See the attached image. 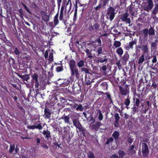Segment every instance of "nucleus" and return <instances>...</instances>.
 Here are the masks:
<instances>
[{
  "instance_id": "41",
  "label": "nucleus",
  "mask_w": 158,
  "mask_h": 158,
  "mask_svg": "<svg viewBox=\"0 0 158 158\" xmlns=\"http://www.w3.org/2000/svg\"><path fill=\"white\" fill-rule=\"evenodd\" d=\"M77 65L79 68H83L84 65V62L83 60H81L77 63Z\"/></svg>"
},
{
  "instance_id": "9",
  "label": "nucleus",
  "mask_w": 158,
  "mask_h": 158,
  "mask_svg": "<svg viewBox=\"0 0 158 158\" xmlns=\"http://www.w3.org/2000/svg\"><path fill=\"white\" fill-rule=\"evenodd\" d=\"M42 20L44 22H47L49 20V15H47V13L43 11L40 13Z\"/></svg>"
},
{
  "instance_id": "30",
  "label": "nucleus",
  "mask_w": 158,
  "mask_h": 158,
  "mask_svg": "<svg viewBox=\"0 0 158 158\" xmlns=\"http://www.w3.org/2000/svg\"><path fill=\"white\" fill-rule=\"evenodd\" d=\"M92 51V50H90L89 49L87 48H86L85 50V52L86 53L88 58H91L93 57L92 54L91 53Z\"/></svg>"
},
{
  "instance_id": "4",
  "label": "nucleus",
  "mask_w": 158,
  "mask_h": 158,
  "mask_svg": "<svg viewBox=\"0 0 158 158\" xmlns=\"http://www.w3.org/2000/svg\"><path fill=\"white\" fill-rule=\"evenodd\" d=\"M137 44V40L135 39L133 40L132 39L131 41L130 42L129 44L124 46V48L127 51H129L130 49H132L133 48V45H136Z\"/></svg>"
},
{
  "instance_id": "60",
  "label": "nucleus",
  "mask_w": 158,
  "mask_h": 158,
  "mask_svg": "<svg viewBox=\"0 0 158 158\" xmlns=\"http://www.w3.org/2000/svg\"><path fill=\"white\" fill-rule=\"evenodd\" d=\"M133 8L134 7H132L131 6H130L129 8V11L131 13L132 15H133L135 14V12L133 10Z\"/></svg>"
},
{
  "instance_id": "54",
  "label": "nucleus",
  "mask_w": 158,
  "mask_h": 158,
  "mask_svg": "<svg viewBox=\"0 0 158 158\" xmlns=\"http://www.w3.org/2000/svg\"><path fill=\"white\" fill-rule=\"evenodd\" d=\"M133 140V139L131 138V136H128L127 137V141L129 144L130 145Z\"/></svg>"
},
{
  "instance_id": "5",
  "label": "nucleus",
  "mask_w": 158,
  "mask_h": 158,
  "mask_svg": "<svg viewBox=\"0 0 158 158\" xmlns=\"http://www.w3.org/2000/svg\"><path fill=\"white\" fill-rule=\"evenodd\" d=\"M109 0H100V3L98 6L94 7V9L95 11L99 10L102 7H104L108 4Z\"/></svg>"
},
{
  "instance_id": "56",
  "label": "nucleus",
  "mask_w": 158,
  "mask_h": 158,
  "mask_svg": "<svg viewBox=\"0 0 158 158\" xmlns=\"http://www.w3.org/2000/svg\"><path fill=\"white\" fill-rule=\"evenodd\" d=\"M142 46V44L138 45H136L135 47V49L136 51V52H137L139 51V49H141Z\"/></svg>"
},
{
  "instance_id": "7",
  "label": "nucleus",
  "mask_w": 158,
  "mask_h": 158,
  "mask_svg": "<svg viewBox=\"0 0 158 158\" xmlns=\"http://www.w3.org/2000/svg\"><path fill=\"white\" fill-rule=\"evenodd\" d=\"M147 3L148 4L144 7V9L148 12L152 8L153 6V3L152 0H147Z\"/></svg>"
},
{
  "instance_id": "3",
  "label": "nucleus",
  "mask_w": 158,
  "mask_h": 158,
  "mask_svg": "<svg viewBox=\"0 0 158 158\" xmlns=\"http://www.w3.org/2000/svg\"><path fill=\"white\" fill-rule=\"evenodd\" d=\"M142 152L143 157H147L149 153V150L147 144L145 143H142Z\"/></svg>"
},
{
  "instance_id": "13",
  "label": "nucleus",
  "mask_w": 158,
  "mask_h": 158,
  "mask_svg": "<svg viewBox=\"0 0 158 158\" xmlns=\"http://www.w3.org/2000/svg\"><path fill=\"white\" fill-rule=\"evenodd\" d=\"M70 70L71 76H75L77 79L78 78L79 75L78 68L76 67V68H74V69H73Z\"/></svg>"
},
{
  "instance_id": "39",
  "label": "nucleus",
  "mask_w": 158,
  "mask_h": 158,
  "mask_svg": "<svg viewBox=\"0 0 158 158\" xmlns=\"http://www.w3.org/2000/svg\"><path fill=\"white\" fill-rule=\"evenodd\" d=\"M104 95H106L107 96V98L109 99L110 101V103H112L113 101L112 98V97H111V95L109 92H106L105 93H103Z\"/></svg>"
},
{
  "instance_id": "23",
  "label": "nucleus",
  "mask_w": 158,
  "mask_h": 158,
  "mask_svg": "<svg viewBox=\"0 0 158 158\" xmlns=\"http://www.w3.org/2000/svg\"><path fill=\"white\" fill-rule=\"evenodd\" d=\"M61 118L64 120L65 123L69 124H70L69 121L70 118L69 116V115L67 116L64 115L61 117Z\"/></svg>"
},
{
  "instance_id": "58",
  "label": "nucleus",
  "mask_w": 158,
  "mask_h": 158,
  "mask_svg": "<svg viewBox=\"0 0 158 158\" xmlns=\"http://www.w3.org/2000/svg\"><path fill=\"white\" fill-rule=\"evenodd\" d=\"M53 60V56L52 53H50L49 54L48 60L51 62H52Z\"/></svg>"
},
{
  "instance_id": "51",
  "label": "nucleus",
  "mask_w": 158,
  "mask_h": 158,
  "mask_svg": "<svg viewBox=\"0 0 158 158\" xmlns=\"http://www.w3.org/2000/svg\"><path fill=\"white\" fill-rule=\"evenodd\" d=\"M158 12V6L156 5L154 8L152 13L153 15H156Z\"/></svg>"
},
{
  "instance_id": "22",
  "label": "nucleus",
  "mask_w": 158,
  "mask_h": 158,
  "mask_svg": "<svg viewBox=\"0 0 158 158\" xmlns=\"http://www.w3.org/2000/svg\"><path fill=\"white\" fill-rule=\"evenodd\" d=\"M129 57V55L127 51L125 52L124 55L122 57V59L123 61V62L126 63L127 61L128 60Z\"/></svg>"
},
{
  "instance_id": "61",
  "label": "nucleus",
  "mask_w": 158,
  "mask_h": 158,
  "mask_svg": "<svg viewBox=\"0 0 158 158\" xmlns=\"http://www.w3.org/2000/svg\"><path fill=\"white\" fill-rule=\"evenodd\" d=\"M69 105L70 106L72 109H74L75 108H76L77 107V106L78 104L76 103H75L70 104Z\"/></svg>"
},
{
  "instance_id": "34",
  "label": "nucleus",
  "mask_w": 158,
  "mask_h": 158,
  "mask_svg": "<svg viewBox=\"0 0 158 158\" xmlns=\"http://www.w3.org/2000/svg\"><path fill=\"white\" fill-rule=\"evenodd\" d=\"M133 101L135 102V104L134 105H135L137 107H139L140 104V100L138 98H133Z\"/></svg>"
},
{
  "instance_id": "26",
  "label": "nucleus",
  "mask_w": 158,
  "mask_h": 158,
  "mask_svg": "<svg viewBox=\"0 0 158 158\" xmlns=\"http://www.w3.org/2000/svg\"><path fill=\"white\" fill-rule=\"evenodd\" d=\"M62 137L67 143H69L70 142L71 139L70 134L63 135Z\"/></svg>"
},
{
  "instance_id": "19",
  "label": "nucleus",
  "mask_w": 158,
  "mask_h": 158,
  "mask_svg": "<svg viewBox=\"0 0 158 158\" xmlns=\"http://www.w3.org/2000/svg\"><path fill=\"white\" fill-rule=\"evenodd\" d=\"M151 81L152 84L151 85L153 89H156L157 87V84H158V80L156 78H153L152 79Z\"/></svg>"
},
{
  "instance_id": "59",
  "label": "nucleus",
  "mask_w": 158,
  "mask_h": 158,
  "mask_svg": "<svg viewBox=\"0 0 158 158\" xmlns=\"http://www.w3.org/2000/svg\"><path fill=\"white\" fill-rule=\"evenodd\" d=\"M64 15V11L60 12V15H59V20L60 21H62L63 19V17Z\"/></svg>"
},
{
  "instance_id": "62",
  "label": "nucleus",
  "mask_w": 158,
  "mask_h": 158,
  "mask_svg": "<svg viewBox=\"0 0 158 158\" xmlns=\"http://www.w3.org/2000/svg\"><path fill=\"white\" fill-rule=\"evenodd\" d=\"M63 70L62 66H58L56 68V70L57 72H60Z\"/></svg>"
},
{
  "instance_id": "48",
  "label": "nucleus",
  "mask_w": 158,
  "mask_h": 158,
  "mask_svg": "<svg viewBox=\"0 0 158 158\" xmlns=\"http://www.w3.org/2000/svg\"><path fill=\"white\" fill-rule=\"evenodd\" d=\"M157 45L156 42H154L152 43L151 44V50H154L156 49L157 47Z\"/></svg>"
},
{
  "instance_id": "38",
  "label": "nucleus",
  "mask_w": 158,
  "mask_h": 158,
  "mask_svg": "<svg viewBox=\"0 0 158 158\" xmlns=\"http://www.w3.org/2000/svg\"><path fill=\"white\" fill-rule=\"evenodd\" d=\"M58 12L54 17V22L55 26H56L59 23V20H58Z\"/></svg>"
},
{
  "instance_id": "44",
  "label": "nucleus",
  "mask_w": 158,
  "mask_h": 158,
  "mask_svg": "<svg viewBox=\"0 0 158 158\" xmlns=\"http://www.w3.org/2000/svg\"><path fill=\"white\" fill-rule=\"evenodd\" d=\"M87 154L88 158H95L94 154L92 152L89 151Z\"/></svg>"
},
{
  "instance_id": "20",
  "label": "nucleus",
  "mask_w": 158,
  "mask_h": 158,
  "mask_svg": "<svg viewBox=\"0 0 158 158\" xmlns=\"http://www.w3.org/2000/svg\"><path fill=\"white\" fill-rule=\"evenodd\" d=\"M148 43L144 44H142L141 50L144 54L148 52Z\"/></svg>"
},
{
  "instance_id": "18",
  "label": "nucleus",
  "mask_w": 158,
  "mask_h": 158,
  "mask_svg": "<svg viewBox=\"0 0 158 158\" xmlns=\"http://www.w3.org/2000/svg\"><path fill=\"white\" fill-rule=\"evenodd\" d=\"M69 64L70 69L77 67L76 62L74 60H70L69 62Z\"/></svg>"
},
{
  "instance_id": "6",
  "label": "nucleus",
  "mask_w": 158,
  "mask_h": 158,
  "mask_svg": "<svg viewBox=\"0 0 158 158\" xmlns=\"http://www.w3.org/2000/svg\"><path fill=\"white\" fill-rule=\"evenodd\" d=\"M129 14L127 12L124 13L120 17L121 20L123 22H125L126 23L130 24L131 21L130 18H128Z\"/></svg>"
},
{
  "instance_id": "16",
  "label": "nucleus",
  "mask_w": 158,
  "mask_h": 158,
  "mask_svg": "<svg viewBox=\"0 0 158 158\" xmlns=\"http://www.w3.org/2000/svg\"><path fill=\"white\" fill-rule=\"evenodd\" d=\"M73 123L74 126L78 129L82 126L78 119H74L73 120Z\"/></svg>"
},
{
  "instance_id": "36",
  "label": "nucleus",
  "mask_w": 158,
  "mask_h": 158,
  "mask_svg": "<svg viewBox=\"0 0 158 158\" xmlns=\"http://www.w3.org/2000/svg\"><path fill=\"white\" fill-rule=\"evenodd\" d=\"M148 28H144L142 30L143 35L144 38H145L147 37L148 34Z\"/></svg>"
},
{
  "instance_id": "17",
  "label": "nucleus",
  "mask_w": 158,
  "mask_h": 158,
  "mask_svg": "<svg viewBox=\"0 0 158 158\" xmlns=\"http://www.w3.org/2000/svg\"><path fill=\"white\" fill-rule=\"evenodd\" d=\"M97 62L98 63H102L104 62H106L108 60V58L106 56H104L102 57H99L97 58Z\"/></svg>"
},
{
  "instance_id": "8",
  "label": "nucleus",
  "mask_w": 158,
  "mask_h": 158,
  "mask_svg": "<svg viewBox=\"0 0 158 158\" xmlns=\"http://www.w3.org/2000/svg\"><path fill=\"white\" fill-rule=\"evenodd\" d=\"M99 27V24L98 23H95L93 26L92 25L89 26V30L91 32H92L93 31L96 32L97 30Z\"/></svg>"
},
{
  "instance_id": "52",
  "label": "nucleus",
  "mask_w": 158,
  "mask_h": 158,
  "mask_svg": "<svg viewBox=\"0 0 158 158\" xmlns=\"http://www.w3.org/2000/svg\"><path fill=\"white\" fill-rule=\"evenodd\" d=\"M15 149V145L14 144H10L9 150V152L12 153Z\"/></svg>"
},
{
  "instance_id": "47",
  "label": "nucleus",
  "mask_w": 158,
  "mask_h": 158,
  "mask_svg": "<svg viewBox=\"0 0 158 158\" xmlns=\"http://www.w3.org/2000/svg\"><path fill=\"white\" fill-rule=\"evenodd\" d=\"M59 85H61V86L62 87H65L66 86H69L70 85V83L69 81H67L64 82H63L61 84H60Z\"/></svg>"
},
{
  "instance_id": "42",
  "label": "nucleus",
  "mask_w": 158,
  "mask_h": 158,
  "mask_svg": "<svg viewBox=\"0 0 158 158\" xmlns=\"http://www.w3.org/2000/svg\"><path fill=\"white\" fill-rule=\"evenodd\" d=\"M114 139L112 137L107 138L106 141L105 143V144L109 145L110 143H112Z\"/></svg>"
},
{
  "instance_id": "57",
  "label": "nucleus",
  "mask_w": 158,
  "mask_h": 158,
  "mask_svg": "<svg viewBox=\"0 0 158 158\" xmlns=\"http://www.w3.org/2000/svg\"><path fill=\"white\" fill-rule=\"evenodd\" d=\"M74 94H77L78 93V89L77 87L72 88Z\"/></svg>"
},
{
  "instance_id": "37",
  "label": "nucleus",
  "mask_w": 158,
  "mask_h": 158,
  "mask_svg": "<svg viewBox=\"0 0 158 158\" xmlns=\"http://www.w3.org/2000/svg\"><path fill=\"white\" fill-rule=\"evenodd\" d=\"M144 60V54H142L140 56L139 59L138 63L139 64H141L143 63Z\"/></svg>"
},
{
  "instance_id": "55",
  "label": "nucleus",
  "mask_w": 158,
  "mask_h": 158,
  "mask_svg": "<svg viewBox=\"0 0 158 158\" xmlns=\"http://www.w3.org/2000/svg\"><path fill=\"white\" fill-rule=\"evenodd\" d=\"M98 112L99 116L98 117V118L100 120H102L103 118V116L102 114V111L100 110H98Z\"/></svg>"
},
{
  "instance_id": "27",
  "label": "nucleus",
  "mask_w": 158,
  "mask_h": 158,
  "mask_svg": "<svg viewBox=\"0 0 158 158\" xmlns=\"http://www.w3.org/2000/svg\"><path fill=\"white\" fill-rule=\"evenodd\" d=\"M130 103V98L128 96V97L125 100L124 102V104L126 106L125 107L128 109L129 107L128 106Z\"/></svg>"
},
{
  "instance_id": "15",
  "label": "nucleus",
  "mask_w": 158,
  "mask_h": 158,
  "mask_svg": "<svg viewBox=\"0 0 158 158\" xmlns=\"http://www.w3.org/2000/svg\"><path fill=\"white\" fill-rule=\"evenodd\" d=\"M114 117L115 118L114 126L115 127H118V125L119 121L120 119V117L119 114L118 113L115 114L114 115Z\"/></svg>"
},
{
  "instance_id": "25",
  "label": "nucleus",
  "mask_w": 158,
  "mask_h": 158,
  "mask_svg": "<svg viewBox=\"0 0 158 158\" xmlns=\"http://www.w3.org/2000/svg\"><path fill=\"white\" fill-rule=\"evenodd\" d=\"M77 1H76V2L75 4V12L74 13V14L73 15V21H75L77 19Z\"/></svg>"
},
{
  "instance_id": "49",
  "label": "nucleus",
  "mask_w": 158,
  "mask_h": 158,
  "mask_svg": "<svg viewBox=\"0 0 158 158\" xmlns=\"http://www.w3.org/2000/svg\"><path fill=\"white\" fill-rule=\"evenodd\" d=\"M101 36V35L99 36V37L95 40V42L98 43V45L99 46H101L102 44V42L100 38Z\"/></svg>"
},
{
  "instance_id": "10",
  "label": "nucleus",
  "mask_w": 158,
  "mask_h": 158,
  "mask_svg": "<svg viewBox=\"0 0 158 158\" xmlns=\"http://www.w3.org/2000/svg\"><path fill=\"white\" fill-rule=\"evenodd\" d=\"M119 92L123 96H126L129 93V89L127 88H124L121 86L119 87Z\"/></svg>"
},
{
  "instance_id": "29",
  "label": "nucleus",
  "mask_w": 158,
  "mask_h": 158,
  "mask_svg": "<svg viewBox=\"0 0 158 158\" xmlns=\"http://www.w3.org/2000/svg\"><path fill=\"white\" fill-rule=\"evenodd\" d=\"M31 7L33 8H34L36 12H39V11L40 10L39 7L37 6L36 3L34 2L32 3L30 7Z\"/></svg>"
},
{
  "instance_id": "63",
  "label": "nucleus",
  "mask_w": 158,
  "mask_h": 158,
  "mask_svg": "<svg viewBox=\"0 0 158 158\" xmlns=\"http://www.w3.org/2000/svg\"><path fill=\"white\" fill-rule=\"evenodd\" d=\"M153 59L152 60V62L153 63H155L157 62V58L156 55H154L152 56Z\"/></svg>"
},
{
  "instance_id": "12",
  "label": "nucleus",
  "mask_w": 158,
  "mask_h": 158,
  "mask_svg": "<svg viewBox=\"0 0 158 158\" xmlns=\"http://www.w3.org/2000/svg\"><path fill=\"white\" fill-rule=\"evenodd\" d=\"M38 78V75L37 73H34L32 76L31 81L35 82V87L37 88H38L39 85Z\"/></svg>"
},
{
  "instance_id": "24",
  "label": "nucleus",
  "mask_w": 158,
  "mask_h": 158,
  "mask_svg": "<svg viewBox=\"0 0 158 158\" xmlns=\"http://www.w3.org/2000/svg\"><path fill=\"white\" fill-rule=\"evenodd\" d=\"M138 107H137L135 105L131 108V114L132 115H134L136 113H138L139 111Z\"/></svg>"
},
{
  "instance_id": "40",
  "label": "nucleus",
  "mask_w": 158,
  "mask_h": 158,
  "mask_svg": "<svg viewBox=\"0 0 158 158\" xmlns=\"http://www.w3.org/2000/svg\"><path fill=\"white\" fill-rule=\"evenodd\" d=\"M100 86L103 90H107L108 86L106 82H102L100 85Z\"/></svg>"
},
{
  "instance_id": "32",
  "label": "nucleus",
  "mask_w": 158,
  "mask_h": 158,
  "mask_svg": "<svg viewBox=\"0 0 158 158\" xmlns=\"http://www.w3.org/2000/svg\"><path fill=\"white\" fill-rule=\"evenodd\" d=\"M116 53L119 56L121 57L123 54V50L121 47L118 48L116 50Z\"/></svg>"
},
{
  "instance_id": "45",
  "label": "nucleus",
  "mask_w": 158,
  "mask_h": 158,
  "mask_svg": "<svg viewBox=\"0 0 158 158\" xmlns=\"http://www.w3.org/2000/svg\"><path fill=\"white\" fill-rule=\"evenodd\" d=\"M102 47L98 48L97 50V54L98 56H99L100 54H101L102 52Z\"/></svg>"
},
{
  "instance_id": "11",
  "label": "nucleus",
  "mask_w": 158,
  "mask_h": 158,
  "mask_svg": "<svg viewBox=\"0 0 158 158\" xmlns=\"http://www.w3.org/2000/svg\"><path fill=\"white\" fill-rule=\"evenodd\" d=\"M101 125H102L101 123L99 121H97L95 123L91 125V128L93 131H98Z\"/></svg>"
},
{
  "instance_id": "53",
  "label": "nucleus",
  "mask_w": 158,
  "mask_h": 158,
  "mask_svg": "<svg viewBox=\"0 0 158 158\" xmlns=\"http://www.w3.org/2000/svg\"><path fill=\"white\" fill-rule=\"evenodd\" d=\"M81 70L82 72H84L86 74H90V73L88 69L85 68H82L81 69Z\"/></svg>"
},
{
  "instance_id": "43",
  "label": "nucleus",
  "mask_w": 158,
  "mask_h": 158,
  "mask_svg": "<svg viewBox=\"0 0 158 158\" xmlns=\"http://www.w3.org/2000/svg\"><path fill=\"white\" fill-rule=\"evenodd\" d=\"M121 45V43L120 41H114V46L115 48H120L119 47Z\"/></svg>"
},
{
  "instance_id": "64",
  "label": "nucleus",
  "mask_w": 158,
  "mask_h": 158,
  "mask_svg": "<svg viewBox=\"0 0 158 158\" xmlns=\"http://www.w3.org/2000/svg\"><path fill=\"white\" fill-rule=\"evenodd\" d=\"M101 69L102 70L105 71L107 70V68L106 66L105 65H103L101 67Z\"/></svg>"
},
{
  "instance_id": "33",
  "label": "nucleus",
  "mask_w": 158,
  "mask_h": 158,
  "mask_svg": "<svg viewBox=\"0 0 158 158\" xmlns=\"http://www.w3.org/2000/svg\"><path fill=\"white\" fill-rule=\"evenodd\" d=\"M29 79V77L28 75H25L23 79L24 81V83L26 85V86L28 88H30V84L28 83V82L27 81Z\"/></svg>"
},
{
  "instance_id": "1",
  "label": "nucleus",
  "mask_w": 158,
  "mask_h": 158,
  "mask_svg": "<svg viewBox=\"0 0 158 158\" xmlns=\"http://www.w3.org/2000/svg\"><path fill=\"white\" fill-rule=\"evenodd\" d=\"M34 125L30 126V129H35L40 130L42 129L43 127L41 124L39 118H36L32 120Z\"/></svg>"
},
{
  "instance_id": "21",
  "label": "nucleus",
  "mask_w": 158,
  "mask_h": 158,
  "mask_svg": "<svg viewBox=\"0 0 158 158\" xmlns=\"http://www.w3.org/2000/svg\"><path fill=\"white\" fill-rule=\"evenodd\" d=\"M42 134L44 136H45V137L48 140L51 137V133L50 131L48 130H44Z\"/></svg>"
},
{
  "instance_id": "28",
  "label": "nucleus",
  "mask_w": 158,
  "mask_h": 158,
  "mask_svg": "<svg viewBox=\"0 0 158 158\" xmlns=\"http://www.w3.org/2000/svg\"><path fill=\"white\" fill-rule=\"evenodd\" d=\"M78 129L79 131L81 132L84 137L86 136V134L87 133V131L85 128H84L82 126L80 128H78Z\"/></svg>"
},
{
  "instance_id": "35",
  "label": "nucleus",
  "mask_w": 158,
  "mask_h": 158,
  "mask_svg": "<svg viewBox=\"0 0 158 158\" xmlns=\"http://www.w3.org/2000/svg\"><path fill=\"white\" fill-rule=\"evenodd\" d=\"M148 30V34L149 35H153L155 34V30L153 27L151 26Z\"/></svg>"
},
{
  "instance_id": "14",
  "label": "nucleus",
  "mask_w": 158,
  "mask_h": 158,
  "mask_svg": "<svg viewBox=\"0 0 158 158\" xmlns=\"http://www.w3.org/2000/svg\"><path fill=\"white\" fill-rule=\"evenodd\" d=\"M44 116L45 118L49 119L51 115V113L49 109L45 108L44 110Z\"/></svg>"
},
{
  "instance_id": "31",
  "label": "nucleus",
  "mask_w": 158,
  "mask_h": 158,
  "mask_svg": "<svg viewBox=\"0 0 158 158\" xmlns=\"http://www.w3.org/2000/svg\"><path fill=\"white\" fill-rule=\"evenodd\" d=\"M119 136V132L117 131H114L112 134V136L115 140H117Z\"/></svg>"
},
{
  "instance_id": "50",
  "label": "nucleus",
  "mask_w": 158,
  "mask_h": 158,
  "mask_svg": "<svg viewBox=\"0 0 158 158\" xmlns=\"http://www.w3.org/2000/svg\"><path fill=\"white\" fill-rule=\"evenodd\" d=\"M76 109L77 110L81 111L83 110L84 108L81 104H80L79 105H77Z\"/></svg>"
},
{
  "instance_id": "2",
  "label": "nucleus",
  "mask_w": 158,
  "mask_h": 158,
  "mask_svg": "<svg viewBox=\"0 0 158 158\" xmlns=\"http://www.w3.org/2000/svg\"><path fill=\"white\" fill-rule=\"evenodd\" d=\"M115 10L114 8L112 6H110L107 9L106 17L107 19H109L110 21H112L114 18L115 14Z\"/></svg>"
},
{
  "instance_id": "46",
  "label": "nucleus",
  "mask_w": 158,
  "mask_h": 158,
  "mask_svg": "<svg viewBox=\"0 0 158 158\" xmlns=\"http://www.w3.org/2000/svg\"><path fill=\"white\" fill-rule=\"evenodd\" d=\"M119 158H123L125 155V153L123 151L119 150L118 152Z\"/></svg>"
}]
</instances>
